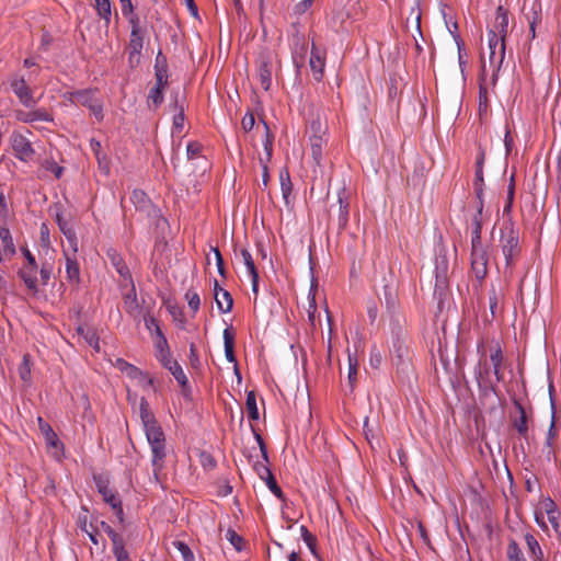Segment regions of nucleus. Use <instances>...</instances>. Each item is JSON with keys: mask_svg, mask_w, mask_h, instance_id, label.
I'll return each mask as SVG.
<instances>
[{"mask_svg": "<svg viewBox=\"0 0 561 561\" xmlns=\"http://www.w3.org/2000/svg\"><path fill=\"white\" fill-rule=\"evenodd\" d=\"M139 415L142 430L152 454L151 463L153 473L157 476L158 472L162 470L167 457L165 435L153 412L150 410L147 399L144 397L139 402Z\"/></svg>", "mask_w": 561, "mask_h": 561, "instance_id": "1", "label": "nucleus"}, {"mask_svg": "<svg viewBox=\"0 0 561 561\" xmlns=\"http://www.w3.org/2000/svg\"><path fill=\"white\" fill-rule=\"evenodd\" d=\"M500 247L505 259L504 275L511 278L522 250L519 245V233L515 230L511 221L504 222L501 228Z\"/></svg>", "mask_w": 561, "mask_h": 561, "instance_id": "2", "label": "nucleus"}, {"mask_svg": "<svg viewBox=\"0 0 561 561\" xmlns=\"http://www.w3.org/2000/svg\"><path fill=\"white\" fill-rule=\"evenodd\" d=\"M62 96L70 104L82 105L89 108L99 122L103 119V102L98 98L96 89L67 91Z\"/></svg>", "mask_w": 561, "mask_h": 561, "instance_id": "3", "label": "nucleus"}, {"mask_svg": "<svg viewBox=\"0 0 561 561\" xmlns=\"http://www.w3.org/2000/svg\"><path fill=\"white\" fill-rule=\"evenodd\" d=\"M28 136H33L30 129L13 130L10 136V145L13 156L23 162L35 161L36 151Z\"/></svg>", "mask_w": 561, "mask_h": 561, "instance_id": "4", "label": "nucleus"}, {"mask_svg": "<svg viewBox=\"0 0 561 561\" xmlns=\"http://www.w3.org/2000/svg\"><path fill=\"white\" fill-rule=\"evenodd\" d=\"M489 251L482 241L471 243L470 265L474 277L482 282L488 275Z\"/></svg>", "mask_w": 561, "mask_h": 561, "instance_id": "5", "label": "nucleus"}, {"mask_svg": "<svg viewBox=\"0 0 561 561\" xmlns=\"http://www.w3.org/2000/svg\"><path fill=\"white\" fill-rule=\"evenodd\" d=\"M309 131L312 159L317 165H320L323 148L327 145V128L321 124L319 119H316L310 123Z\"/></svg>", "mask_w": 561, "mask_h": 561, "instance_id": "6", "label": "nucleus"}, {"mask_svg": "<svg viewBox=\"0 0 561 561\" xmlns=\"http://www.w3.org/2000/svg\"><path fill=\"white\" fill-rule=\"evenodd\" d=\"M253 433H254V437H255V440H256L259 449H260L261 459L257 458L255 461H253L252 468L256 472V474L260 477V479L264 481L266 478H268L273 473L267 466L268 456H267L266 445H265L261 434H259L254 430H253Z\"/></svg>", "mask_w": 561, "mask_h": 561, "instance_id": "7", "label": "nucleus"}, {"mask_svg": "<svg viewBox=\"0 0 561 561\" xmlns=\"http://www.w3.org/2000/svg\"><path fill=\"white\" fill-rule=\"evenodd\" d=\"M130 201L135 208L147 217L158 218L160 216L159 209L151 203L150 198L144 191L134 190L130 195Z\"/></svg>", "mask_w": 561, "mask_h": 561, "instance_id": "8", "label": "nucleus"}, {"mask_svg": "<svg viewBox=\"0 0 561 561\" xmlns=\"http://www.w3.org/2000/svg\"><path fill=\"white\" fill-rule=\"evenodd\" d=\"M508 28V12L502 5H499L495 11V19L492 27L488 31V37L494 35L495 38L504 41L507 36Z\"/></svg>", "mask_w": 561, "mask_h": 561, "instance_id": "9", "label": "nucleus"}, {"mask_svg": "<svg viewBox=\"0 0 561 561\" xmlns=\"http://www.w3.org/2000/svg\"><path fill=\"white\" fill-rule=\"evenodd\" d=\"M309 66L313 79L320 82L324 75L325 51L318 48L314 44H312L310 50Z\"/></svg>", "mask_w": 561, "mask_h": 561, "instance_id": "10", "label": "nucleus"}, {"mask_svg": "<svg viewBox=\"0 0 561 561\" xmlns=\"http://www.w3.org/2000/svg\"><path fill=\"white\" fill-rule=\"evenodd\" d=\"M489 41V61L494 70H499L505 57V42L497 39L494 35L488 37Z\"/></svg>", "mask_w": 561, "mask_h": 561, "instance_id": "11", "label": "nucleus"}, {"mask_svg": "<svg viewBox=\"0 0 561 561\" xmlns=\"http://www.w3.org/2000/svg\"><path fill=\"white\" fill-rule=\"evenodd\" d=\"M351 192L344 184L337 188V203H339V226L345 228L350 219V201Z\"/></svg>", "mask_w": 561, "mask_h": 561, "instance_id": "12", "label": "nucleus"}, {"mask_svg": "<svg viewBox=\"0 0 561 561\" xmlns=\"http://www.w3.org/2000/svg\"><path fill=\"white\" fill-rule=\"evenodd\" d=\"M13 93L19 98L20 102L30 107L34 104L33 92L26 84L24 78L13 77L10 81Z\"/></svg>", "mask_w": 561, "mask_h": 561, "instance_id": "13", "label": "nucleus"}, {"mask_svg": "<svg viewBox=\"0 0 561 561\" xmlns=\"http://www.w3.org/2000/svg\"><path fill=\"white\" fill-rule=\"evenodd\" d=\"M504 354L499 342H493L490 346V364L497 382L504 380L503 365Z\"/></svg>", "mask_w": 561, "mask_h": 561, "instance_id": "14", "label": "nucleus"}, {"mask_svg": "<svg viewBox=\"0 0 561 561\" xmlns=\"http://www.w3.org/2000/svg\"><path fill=\"white\" fill-rule=\"evenodd\" d=\"M145 32H130L128 44V60L130 65H138L144 47Z\"/></svg>", "mask_w": 561, "mask_h": 561, "instance_id": "15", "label": "nucleus"}, {"mask_svg": "<svg viewBox=\"0 0 561 561\" xmlns=\"http://www.w3.org/2000/svg\"><path fill=\"white\" fill-rule=\"evenodd\" d=\"M257 76L262 88L267 91L272 84V58L270 55H261L257 60Z\"/></svg>", "mask_w": 561, "mask_h": 561, "instance_id": "16", "label": "nucleus"}, {"mask_svg": "<svg viewBox=\"0 0 561 561\" xmlns=\"http://www.w3.org/2000/svg\"><path fill=\"white\" fill-rule=\"evenodd\" d=\"M485 159V152L480 147L479 151L476 157V176H474V191L477 198L483 197V186H484V179H483V164Z\"/></svg>", "mask_w": 561, "mask_h": 561, "instance_id": "17", "label": "nucleus"}, {"mask_svg": "<svg viewBox=\"0 0 561 561\" xmlns=\"http://www.w3.org/2000/svg\"><path fill=\"white\" fill-rule=\"evenodd\" d=\"M214 290H215V301L217 308L222 313L230 312L233 306V299L230 293L221 287H219L218 282L215 279L214 282Z\"/></svg>", "mask_w": 561, "mask_h": 561, "instance_id": "18", "label": "nucleus"}, {"mask_svg": "<svg viewBox=\"0 0 561 561\" xmlns=\"http://www.w3.org/2000/svg\"><path fill=\"white\" fill-rule=\"evenodd\" d=\"M130 283H133V280ZM124 309L134 320L139 321L141 308L137 299L134 284H131L130 290L124 296Z\"/></svg>", "mask_w": 561, "mask_h": 561, "instance_id": "19", "label": "nucleus"}, {"mask_svg": "<svg viewBox=\"0 0 561 561\" xmlns=\"http://www.w3.org/2000/svg\"><path fill=\"white\" fill-rule=\"evenodd\" d=\"M19 274L30 290L34 293L38 291L37 263L33 265L24 264Z\"/></svg>", "mask_w": 561, "mask_h": 561, "instance_id": "20", "label": "nucleus"}, {"mask_svg": "<svg viewBox=\"0 0 561 561\" xmlns=\"http://www.w3.org/2000/svg\"><path fill=\"white\" fill-rule=\"evenodd\" d=\"M449 263L447 259V254L445 249H439L436 251L435 255V274H436V284H443L448 274Z\"/></svg>", "mask_w": 561, "mask_h": 561, "instance_id": "21", "label": "nucleus"}, {"mask_svg": "<svg viewBox=\"0 0 561 561\" xmlns=\"http://www.w3.org/2000/svg\"><path fill=\"white\" fill-rule=\"evenodd\" d=\"M66 260V277L67 280L78 285L80 283V267L77 261V256L70 255L68 250H64Z\"/></svg>", "mask_w": 561, "mask_h": 561, "instance_id": "22", "label": "nucleus"}, {"mask_svg": "<svg viewBox=\"0 0 561 561\" xmlns=\"http://www.w3.org/2000/svg\"><path fill=\"white\" fill-rule=\"evenodd\" d=\"M478 352L480 353V358H479L478 366L474 369V376L479 383H481V382L486 383L489 381L490 367L488 366V363L485 359L483 342L478 344Z\"/></svg>", "mask_w": 561, "mask_h": 561, "instance_id": "23", "label": "nucleus"}, {"mask_svg": "<svg viewBox=\"0 0 561 561\" xmlns=\"http://www.w3.org/2000/svg\"><path fill=\"white\" fill-rule=\"evenodd\" d=\"M37 423L41 433L45 437L46 444L54 449H60L62 447V444L60 443L57 434L54 432L51 426L47 422H45L44 419L41 416L37 417Z\"/></svg>", "mask_w": 561, "mask_h": 561, "instance_id": "24", "label": "nucleus"}, {"mask_svg": "<svg viewBox=\"0 0 561 561\" xmlns=\"http://www.w3.org/2000/svg\"><path fill=\"white\" fill-rule=\"evenodd\" d=\"M505 297V290L502 286L495 287L491 285L489 295V306L492 317L495 318L501 311V306Z\"/></svg>", "mask_w": 561, "mask_h": 561, "instance_id": "25", "label": "nucleus"}, {"mask_svg": "<svg viewBox=\"0 0 561 561\" xmlns=\"http://www.w3.org/2000/svg\"><path fill=\"white\" fill-rule=\"evenodd\" d=\"M515 408L519 415L513 421V426L517 433L525 439H528V416L524 407L519 402H515Z\"/></svg>", "mask_w": 561, "mask_h": 561, "instance_id": "26", "label": "nucleus"}, {"mask_svg": "<svg viewBox=\"0 0 561 561\" xmlns=\"http://www.w3.org/2000/svg\"><path fill=\"white\" fill-rule=\"evenodd\" d=\"M524 537L530 559L533 561H546L543 551L536 537L530 533H526Z\"/></svg>", "mask_w": 561, "mask_h": 561, "instance_id": "27", "label": "nucleus"}, {"mask_svg": "<svg viewBox=\"0 0 561 561\" xmlns=\"http://www.w3.org/2000/svg\"><path fill=\"white\" fill-rule=\"evenodd\" d=\"M477 213L472 218L473 230L471 233V243L482 241V211H483V198H478Z\"/></svg>", "mask_w": 561, "mask_h": 561, "instance_id": "28", "label": "nucleus"}, {"mask_svg": "<svg viewBox=\"0 0 561 561\" xmlns=\"http://www.w3.org/2000/svg\"><path fill=\"white\" fill-rule=\"evenodd\" d=\"M16 119L23 123H33L37 121L49 122L51 117L45 111H33V112H23L20 111L16 113Z\"/></svg>", "mask_w": 561, "mask_h": 561, "instance_id": "29", "label": "nucleus"}, {"mask_svg": "<svg viewBox=\"0 0 561 561\" xmlns=\"http://www.w3.org/2000/svg\"><path fill=\"white\" fill-rule=\"evenodd\" d=\"M224 346H225V356L229 363L237 364V358L234 356V334L232 333L230 328L224 330Z\"/></svg>", "mask_w": 561, "mask_h": 561, "instance_id": "30", "label": "nucleus"}, {"mask_svg": "<svg viewBox=\"0 0 561 561\" xmlns=\"http://www.w3.org/2000/svg\"><path fill=\"white\" fill-rule=\"evenodd\" d=\"M94 8L101 20L104 21L107 26L111 22L112 16V4L110 0H94Z\"/></svg>", "mask_w": 561, "mask_h": 561, "instance_id": "31", "label": "nucleus"}, {"mask_svg": "<svg viewBox=\"0 0 561 561\" xmlns=\"http://www.w3.org/2000/svg\"><path fill=\"white\" fill-rule=\"evenodd\" d=\"M0 240L2 243V248H4V252L16 253V249L11 232L8 228V224H0Z\"/></svg>", "mask_w": 561, "mask_h": 561, "instance_id": "32", "label": "nucleus"}, {"mask_svg": "<svg viewBox=\"0 0 561 561\" xmlns=\"http://www.w3.org/2000/svg\"><path fill=\"white\" fill-rule=\"evenodd\" d=\"M108 257L111 259V263L115 267L117 273L121 276H123L124 278H128L131 282V275H130L129 268L125 264L123 257L115 252L108 253Z\"/></svg>", "mask_w": 561, "mask_h": 561, "instance_id": "33", "label": "nucleus"}, {"mask_svg": "<svg viewBox=\"0 0 561 561\" xmlns=\"http://www.w3.org/2000/svg\"><path fill=\"white\" fill-rule=\"evenodd\" d=\"M528 23H529V30L531 33V38H535L536 33V25L541 21V13H540V4L533 3L531 9L529 12L525 14Z\"/></svg>", "mask_w": 561, "mask_h": 561, "instance_id": "34", "label": "nucleus"}, {"mask_svg": "<svg viewBox=\"0 0 561 561\" xmlns=\"http://www.w3.org/2000/svg\"><path fill=\"white\" fill-rule=\"evenodd\" d=\"M245 409L248 413V417L252 421H257L260 417L259 409L256 405V396L254 391H249L247 393L245 400Z\"/></svg>", "mask_w": 561, "mask_h": 561, "instance_id": "35", "label": "nucleus"}, {"mask_svg": "<svg viewBox=\"0 0 561 561\" xmlns=\"http://www.w3.org/2000/svg\"><path fill=\"white\" fill-rule=\"evenodd\" d=\"M147 102L149 108L157 110L163 102V90L153 85L149 91Z\"/></svg>", "mask_w": 561, "mask_h": 561, "instance_id": "36", "label": "nucleus"}, {"mask_svg": "<svg viewBox=\"0 0 561 561\" xmlns=\"http://www.w3.org/2000/svg\"><path fill=\"white\" fill-rule=\"evenodd\" d=\"M165 307L171 317L175 322L181 323V325H184L185 323V317L182 307H180L175 301L167 300Z\"/></svg>", "mask_w": 561, "mask_h": 561, "instance_id": "37", "label": "nucleus"}, {"mask_svg": "<svg viewBox=\"0 0 561 561\" xmlns=\"http://www.w3.org/2000/svg\"><path fill=\"white\" fill-rule=\"evenodd\" d=\"M168 370L173 375V377L183 388V390H185L188 387V379L178 362L173 364V366L169 367Z\"/></svg>", "mask_w": 561, "mask_h": 561, "instance_id": "38", "label": "nucleus"}, {"mask_svg": "<svg viewBox=\"0 0 561 561\" xmlns=\"http://www.w3.org/2000/svg\"><path fill=\"white\" fill-rule=\"evenodd\" d=\"M506 556L508 561H526L523 551L515 540L508 542Z\"/></svg>", "mask_w": 561, "mask_h": 561, "instance_id": "39", "label": "nucleus"}, {"mask_svg": "<svg viewBox=\"0 0 561 561\" xmlns=\"http://www.w3.org/2000/svg\"><path fill=\"white\" fill-rule=\"evenodd\" d=\"M239 256L241 257L242 263L245 265L249 275L259 274L256 266L254 264V260L248 249H241L239 252Z\"/></svg>", "mask_w": 561, "mask_h": 561, "instance_id": "40", "label": "nucleus"}, {"mask_svg": "<svg viewBox=\"0 0 561 561\" xmlns=\"http://www.w3.org/2000/svg\"><path fill=\"white\" fill-rule=\"evenodd\" d=\"M79 527L82 531H84L90 540L93 542V545L98 546L100 543L99 536H98V528H94L91 524L90 527H88L87 517L79 518Z\"/></svg>", "mask_w": 561, "mask_h": 561, "instance_id": "41", "label": "nucleus"}, {"mask_svg": "<svg viewBox=\"0 0 561 561\" xmlns=\"http://www.w3.org/2000/svg\"><path fill=\"white\" fill-rule=\"evenodd\" d=\"M99 492L102 494L104 502L110 504L111 507L121 503V500L118 499L117 494L106 485L99 484Z\"/></svg>", "mask_w": 561, "mask_h": 561, "instance_id": "42", "label": "nucleus"}, {"mask_svg": "<svg viewBox=\"0 0 561 561\" xmlns=\"http://www.w3.org/2000/svg\"><path fill=\"white\" fill-rule=\"evenodd\" d=\"M144 321H145L146 329L150 332L152 337L163 334V332L158 323V320L153 316H151L149 313L146 314L144 317Z\"/></svg>", "mask_w": 561, "mask_h": 561, "instance_id": "43", "label": "nucleus"}, {"mask_svg": "<svg viewBox=\"0 0 561 561\" xmlns=\"http://www.w3.org/2000/svg\"><path fill=\"white\" fill-rule=\"evenodd\" d=\"M174 108L179 112L173 117V128L175 131L181 133L184 125V108L183 105L179 104L178 99L174 100Z\"/></svg>", "mask_w": 561, "mask_h": 561, "instance_id": "44", "label": "nucleus"}, {"mask_svg": "<svg viewBox=\"0 0 561 561\" xmlns=\"http://www.w3.org/2000/svg\"><path fill=\"white\" fill-rule=\"evenodd\" d=\"M11 217L12 211L10 209L9 203L3 193H0V224H8Z\"/></svg>", "mask_w": 561, "mask_h": 561, "instance_id": "45", "label": "nucleus"}, {"mask_svg": "<svg viewBox=\"0 0 561 561\" xmlns=\"http://www.w3.org/2000/svg\"><path fill=\"white\" fill-rule=\"evenodd\" d=\"M173 546L180 552L183 561H195L193 551L185 542L176 540Z\"/></svg>", "mask_w": 561, "mask_h": 561, "instance_id": "46", "label": "nucleus"}, {"mask_svg": "<svg viewBox=\"0 0 561 561\" xmlns=\"http://www.w3.org/2000/svg\"><path fill=\"white\" fill-rule=\"evenodd\" d=\"M279 180L283 197L285 203L288 204V197L291 194V182L288 172H280Z\"/></svg>", "mask_w": 561, "mask_h": 561, "instance_id": "47", "label": "nucleus"}, {"mask_svg": "<svg viewBox=\"0 0 561 561\" xmlns=\"http://www.w3.org/2000/svg\"><path fill=\"white\" fill-rule=\"evenodd\" d=\"M41 167L46 171L51 172L56 179H59L64 173V168L58 165L54 160L45 159Z\"/></svg>", "mask_w": 561, "mask_h": 561, "instance_id": "48", "label": "nucleus"}, {"mask_svg": "<svg viewBox=\"0 0 561 561\" xmlns=\"http://www.w3.org/2000/svg\"><path fill=\"white\" fill-rule=\"evenodd\" d=\"M185 298L187 300V305L190 309L196 313L201 306V298L199 295L194 290H187L185 294Z\"/></svg>", "mask_w": 561, "mask_h": 561, "instance_id": "49", "label": "nucleus"}, {"mask_svg": "<svg viewBox=\"0 0 561 561\" xmlns=\"http://www.w3.org/2000/svg\"><path fill=\"white\" fill-rule=\"evenodd\" d=\"M266 486L270 489V491L279 500H284V492L278 486L275 477L272 474L268 478L264 480Z\"/></svg>", "mask_w": 561, "mask_h": 561, "instance_id": "50", "label": "nucleus"}, {"mask_svg": "<svg viewBox=\"0 0 561 561\" xmlns=\"http://www.w3.org/2000/svg\"><path fill=\"white\" fill-rule=\"evenodd\" d=\"M65 237L68 241V248H65L64 250H68L70 255L77 256L76 254L78 252V239L75 230H68V233Z\"/></svg>", "mask_w": 561, "mask_h": 561, "instance_id": "51", "label": "nucleus"}, {"mask_svg": "<svg viewBox=\"0 0 561 561\" xmlns=\"http://www.w3.org/2000/svg\"><path fill=\"white\" fill-rule=\"evenodd\" d=\"M154 73H168L167 57L161 51L156 56Z\"/></svg>", "mask_w": 561, "mask_h": 561, "instance_id": "52", "label": "nucleus"}, {"mask_svg": "<svg viewBox=\"0 0 561 561\" xmlns=\"http://www.w3.org/2000/svg\"><path fill=\"white\" fill-rule=\"evenodd\" d=\"M547 518H548L549 523L551 524L554 533L558 536H561V514H560V511L552 512L551 514H548Z\"/></svg>", "mask_w": 561, "mask_h": 561, "instance_id": "53", "label": "nucleus"}, {"mask_svg": "<svg viewBox=\"0 0 561 561\" xmlns=\"http://www.w3.org/2000/svg\"><path fill=\"white\" fill-rule=\"evenodd\" d=\"M19 375L22 380L28 381L31 378V367H30V360L28 355H25L23 357V362L19 367Z\"/></svg>", "mask_w": 561, "mask_h": 561, "instance_id": "54", "label": "nucleus"}, {"mask_svg": "<svg viewBox=\"0 0 561 561\" xmlns=\"http://www.w3.org/2000/svg\"><path fill=\"white\" fill-rule=\"evenodd\" d=\"M227 540L238 550H241V545L243 539L231 528H229L226 533Z\"/></svg>", "mask_w": 561, "mask_h": 561, "instance_id": "55", "label": "nucleus"}, {"mask_svg": "<svg viewBox=\"0 0 561 561\" xmlns=\"http://www.w3.org/2000/svg\"><path fill=\"white\" fill-rule=\"evenodd\" d=\"M112 551L116 561H131L129 552L125 547V543L116 548H112Z\"/></svg>", "mask_w": 561, "mask_h": 561, "instance_id": "56", "label": "nucleus"}, {"mask_svg": "<svg viewBox=\"0 0 561 561\" xmlns=\"http://www.w3.org/2000/svg\"><path fill=\"white\" fill-rule=\"evenodd\" d=\"M203 146L197 141H192L187 144L186 154L188 159H195L199 157L202 152Z\"/></svg>", "mask_w": 561, "mask_h": 561, "instance_id": "57", "label": "nucleus"}, {"mask_svg": "<svg viewBox=\"0 0 561 561\" xmlns=\"http://www.w3.org/2000/svg\"><path fill=\"white\" fill-rule=\"evenodd\" d=\"M136 380L138 381V385L144 389L152 388L153 391L157 390L154 386V378L149 376L147 373L142 371L141 377H138Z\"/></svg>", "mask_w": 561, "mask_h": 561, "instance_id": "58", "label": "nucleus"}, {"mask_svg": "<svg viewBox=\"0 0 561 561\" xmlns=\"http://www.w3.org/2000/svg\"><path fill=\"white\" fill-rule=\"evenodd\" d=\"M153 339H154V347L158 351V354L167 353L168 351H170L169 344H168V341H167L164 334H160Z\"/></svg>", "mask_w": 561, "mask_h": 561, "instance_id": "59", "label": "nucleus"}, {"mask_svg": "<svg viewBox=\"0 0 561 561\" xmlns=\"http://www.w3.org/2000/svg\"><path fill=\"white\" fill-rule=\"evenodd\" d=\"M128 19V23L130 25V32H145L140 25V19L138 15L130 13L124 14Z\"/></svg>", "mask_w": 561, "mask_h": 561, "instance_id": "60", "label": "nucleus"}, {"mask_svg": "<svg viewBox=\"0 0 561 561\" xmlns=\"http://www.w3.org/2000/svg\"><path fill=\"white\" fill-rule=\"evenodd\" d=\"M99 170L104 174L108 175L111 171L110 160L105 153L96 157Z\"/></svg>", "mask_w": 561, "mask_h": 561, "instance_id": "61", "label": "nucleus"}, {"mask_svg": "<svg viewBox=\"0 0 561 561\" xmlns=\"http://www.w3.org/2000/svg\"><path fill=\"white\" fill-rule=\"evenodd\" d=\"M539 511H542L543 514L548 515L551 514L552 512H558L559 508L550 497H547L541 501V508Z\"/></svg>", "mask_w": 561, "mask_h": 561, "instance_id": "62", "label": "nucleus"}, {"mask_svg": "<svg viewBox=\"0 0 561 561\" xmlns=\"http://www.w3.org/2000/svg\"><path fill=\"white\" fill-rule=\"evenodd\" d=\"M358 371V365L357 360L348 356V380L350 383L353 385V382L356 380Z\"/></svg>", "mask_w": 561, "mask_h": 561, "instance_id": "63", "label": "nucleus"}, {"mask_svg": "<svg viewBox=\"0 0 561 561\" xmlns=\"http://www.w3.org/2000/svg\"><path fill=\"white\" fill-rule=\"evenodd\" d=\"M255 125V118L252 113H247L242 121H241V127L244 131H250Z\"/></svg>", "mask_w": 561, "mask_h": 561, "instance_id": "64", "label": "nucleus"}]
</instances>
